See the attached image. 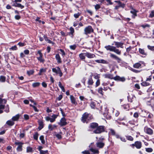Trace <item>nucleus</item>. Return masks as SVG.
Here are the masks:
<instances>
[{"label":"nucleus","mask_w":154,"mask_h":154,"mask_svg":"<svg viewBox=\"0 0 154 154\" xmlns=\"http://www.w3.org/2000/svg\"><path fill=\"white\" fill-rule=\"evenodd\" d=\"M141 66V64L139 63H135L133 65V66L134 68H139Z\"/></svg>","instance_id":"38"},{"label":"nucleus","mask_w":154,"mask_h":154,"mask_svg":"<svg viewBox=\"0 0 154 154\" xmlns=\"http://www.w3.org/2000/svg\"><path fill=\"white\" fill-rule=\"evenodd\" d=\"M59 86L61 88L62 91L64 92L65 91V89L63 86L62 85L61 83L60 82H59Z\"/></svg>","instance_id":"49"},{"label":"nucleus","mask_w":154,"mask_h":154,"mask_svg":"<svg viewBox=\"0 0 154 154\" xmlns=\"http://www.w3.org/2000/svg\"><path fill=\"white\" fill-rule=\"evenodd\" d=\"M70 100L71 101V103L75 106L77 105L78 103L76 102V100L74 97L72 95H71L70 97Z\"/></svg>","instance_id":"19"},{"label":"nucleus","mask_w":154,"mask_h":154,"mask_svg":"<svg viewBox=\"0 0 154 154\" xmlns=\"http://www.w3.org/2000/svg\"><path fill=\"white\" fill-rule=\"evenodd\" d=\"M24 117L25 120H28L29 119V116L27 114H24Z\"/></svg>","instance_id":"64"},{"label":"nucleus","mask_w":154,"mask_h":154,"mask_svg":"<svg viewBox=\"0 0 154 154\" xmlns=\"http://www.w3.org/2000/svg\"><path fill=\"white\" fill-rule=\"evenodd\" d=\"M15 144L18 145L17 148V150L18 151H21L22 150L23 145L24 144L23 143L21 142H15Z\"/></svg>","instance_id":"9"},{"label":"nucleus","mask_w":154,"mask_h":154,"mask_svg":"<svg viewBox=\"0 0 154 154\" xmlns=\"http://www.w3.org/2000/svg\"><path fill=\"white\" fill-rule=\"evenodd\" d=\"M130 9L131 10L130 11L131 13L132 14L131 17L133 19H134L137 16V13L138 12V11L134 9L132 6L130 7Z\"/></svg>","instance_id":"8"},{"label":"nucleus","mask_w":154,"mask_h":154,"mask_svg":"<svg viewBox=\"0 0 154 154\" xmlns=\"http://www.w3.org/2000/svg\"><path fill=\"white\" fill-rule=\"evenodd\" d=\"M105 78H108L110 79H113L114 77H113V75L110 74H106L104 75Z\"/></svg>","instance_id":"28"},{"label":"nucleus","mask_w":154,"mask_h":154,"mask_svg":"<svg viewBox=\"0 0 154 154\" xmlns=\"http://www.w3.org/2000/svg\"><path fill=\"white\" fill-rule=\"evenodd\" d=\"M47 69L46 68H41L39 71V73H38V75H42V73L43 72H45L46 71Z\"/></svg>","instance_id":"36"},{"label":"nucleus","mask_w":154,"mask_h":154,"mask_svg":"<svg viewBox=\"0 0 154 154\" xmlns=\"http://www.w3.org/2000/svg\"><path fill=\"white\" fill-rule=\"evenodd\" d=\"M69 30L70 31V32L67 33L68 35L70 36L72 38H73L74 36V33L75 32L74 29L72 27H71L69 28Z\"/></svg>","instance_id":"17"},{"label":"nucleus","mask_w":154,"mask_h":154,"mask_svg":"<svg viewBox=\"0 0 154 154\" xmlns=\"http://www.w3.org/2000/svg\"><path fill=\"white\" fill-rule=\"evenodd\" d=\"M12 6L15 7L20 8L21 9L23 8L24 7V5H22L21 4L15 2Z\"/></svg>","instance_id":"27"},{"label":"nucleus","mask_w":154,"mask_h":154,"mask_svg":"<svg viewBox=\"0 0 154 154\" xmlns=\"http://www.w3.org/2000/svg\"><path fill=\"white\" fill-rule=\"evenodd\" d=\"M115 2L118 3V5L115 6L114 9L115 10H118L119 8H124L125 7V4L124 3H122L120 1H115Z\"/></svg>","instance_id":"4"},{"label":"nucleus","mask_w":154,"mask_h":154,"mask_svg":"<svg viewBox=\"0 0 154 154\" xmlns=\"http://www.w3.org/2000/svg\"><path fill=\"white\" fill-rule=\"evenodd\" d=\"M6 78L4 75H1L0 76V82H4L6 81Z\"/></svg>","instance_id":"37"},{"label":"nucleus","mask_w":154,"mask_h":154,"mask_svg":"<svg viewBox=\"0 0 154 154\" xmlns=\"http://www.w3.org/2000/svg\"><path fill=\"white\" fill-rule=\"evenodd\" d=\"M33 150L32 148L30 146H28L26 148V152H32Z\"/></svg>","instance_id":"46"},{"label":"nucleus","mask_w":154,"mask_h":154,"mask_svg":"<svg viewBox=\"0 0 154 154\" xmlns=\"http://www.w3.org/2000/svg\"><path fill=\"white\" fill-rule=\"evenodd\" d=\"M81 13L79 12H78L77 13L74 14V17L75 18H77L79 17L81 15Z\"/></svg>","instance_id":"51"},{"label":"nucleus","mask_w":154,"mask_h":154,"mask_svg":"<svg viewBox=\"0 0 154 154\" xmlns=\"http://www.w3.org/2000/svg\"><path fill=\"white\" fill-rule=\"evenodd\" d=\"M55 57L58 63H62L61 59L59 54L57 53L56 54Z\"/></svg>","instance_id":"22"},{"label":"nucleus","mask_w":154,"mask_h":154,"mask_svg":"<svg viewBox=\"0 0 154 154\" xmlns=\"http://www.w3.org/2000/svg\"><path fill=\"white\" fill-rule=\"evenodd\" d=\"M85 54L86 57L88 58H92L95 57V55L94 54H92L90 52H85Z\"/></svg>","instance_id":"20"},{"label":"nucleus","mask_w":154,"mask_h":154,"mask_svg":"<svg viewBox=\"0 0 154 154\" xmlns=\"http://www.w3.org/2000/svg\"><path fill=\"white\" fill-rule=\"evenodd\" d=\"M6 124L9 126H12L14 124V122L11 120H8L6 122Z\"/></svg>","instance_id":"40"},{"label":"nucleus","mask_w":154,"mask_h":154,"mask_svg":"<svg viewBox=\"0 0 154 154\" xmlns=\"http://www.w3.org/2000/svg\"><path fill=\"white\" fill-rule=\"evenodd\" d=\"M34 72V71L33 70H31L29 71H27V73L29 76L32 75Z\"/></svg>","instance_id":"44"},{"label":"nucleus","mask_w":154,"mask_h":154,"mask_svg":"<svg viewBox=\"0 0 154 154\" xmlns=\"http://www.w3.org/2000/svg\"><path fill=\"white\" fill-rule=\"evenodd\" d=\"M146 151L147 152H151L153 151V149L151 148H146Z\"/></svg>","instance_id":"56"},{"label":"nucleus","mask_w":154,"mask_h":154,"mask_svg":"<svg viewBox=\"0 0 154 154\" xmlns=\"http://www.w3.org/2000/svg\"><path fill=\"white\" fill-rule=\"evenodd\" d=\"M103 91V88L101 87H99L97 90L98 93L102 96H103L104 94V93Z\"/></svg>","instance_id":"29"},{"label":"nucleus","mask_w":154,"mask_h":154,"mask_svg":"<svg viewBox=\"0 0 154 154\" xmlns=\"http://www.w3.org/2000/svg\"><path fill=\"white\" fill-rule=\"evenodd\" d=\"M109 134L110 135L115 136L116 137V135L118 134H116L115 131L112 128H109Z\"/></svg>","instance_id":"25"},{"label":"nucleus","mask_w":154,"mask_h":154,"mask_svg":"<svg viewBox=\"0 0 154 154\" xmlns=\"http://www.w3.org/2000/svg\"><path fill=\"white\" fill-rule=\"evenodd\" d=\"M100 80L98 79L97 80L95 83V87L96 88L100 85Z\"/></svg>","instance_id":"52"},{"label":"nucleus","mask_w":154,"mask_h":154,"mask_svg":"<svg viewBox=\"0 0 154 154\" xmlns=\"http://www.w3.org/2000/svg\"><path fill=\"white\" fill-rule=\"evenodd\" d=\"M114 43H115V45L116 46V47L117 48H119V47L121 48H123V45L124 44L123 43L115 41H114Z\"/></svg>","instance_id":"21"},{"label":"nucleus","mask_w":154,"mask_h":154,"mask_svg":"<svg viewBox=\"0 0 154 154\" xmlns=\"http://www.w3.org/2000/svg\"><path fill=\"white\" fill-rule=\"evenodd\" d=\"M69 48L70 49L72 50H75L76 48V46L75 44L73 45H71L69 46Z\"/></svg>","instance_id":"54"},{"label":"nucleus","mask_w":154,"mask_h":154,"mask_svg":"<svg viewBox=\"0 0 154 154\" xmlns=\"http://www.w3.org/2000/svg\"><path fill=\"white\" fill-rule=\"evenodd\" d=\"M139 114L138 112H135L134 115H133V116L136 119V121L137 122H138V120H139V119H138V117H139Z\"/></svg>","instance_id":"43"},{"label":"nucleus","mask_w":154,"mask_h":154,"mask_svg":"<svg viewBox=\"0 0 154 154\" xmlns=\"http://www.w3.org/2000/svg\"><path fill=\"white\" fill-rule=\"evenodd\" d=\"M89 128L93 130V132L96 134H100L104 132H107L106 128L104 126L99 125L98 124L97 122L90 123Z\"/></svg>","instance_id":"1"},{"label":"nucleus","mask_w":154,"mask_h":154,"mask_svg":"<svg viewBox=\"0 0 154 154\" xmlns=\"http://www.w3.org/2000/svg\"><path fill=\"white\" fill-rule=\"evenodd\" d=\"M130 146L133 149H134L135 147L137 149H140L142 146V144L141 141H137L134 143L130 144Z\"/></svg>","instance_id":"3"},{"label":"nucleus","mask_w":154,"mask_h":154,"mask_svg":"<svg viewBox=\"0 0 154 154\" xmlns=\"http://www.w3.org/2000/svg\"><path fill=\"white\" fill-rule=\"evenodd\" d=\"M10 49L13 51L17 50V46L15 45L12 46L10 48Z\"/></svg>","instance_id":"58"},{"label":"nucleus","mask_w":154,"mask_h":154,"mask_svg":"<svg viewBox=\"0 0 154 154\" xmlns=\"http://www.w3.org/2000/svg\"><path fill=\"white\" fill-rule=\"evenodd\" d=\"M37 59L40 63H42L43 64L45 62V60L43 58V56L37 57Z\"/></svg>","instance_id":"30"},{"label":"nucleus","mask_w":154,"mask_h":154,"mask_svg":"<svg viewBox=\"0 0 154 154\" xmlns=\"http://www.w3.org/2000/svg\"><path fill=\"white\" fill-rule=\"evenodd\" d=\"M40 84V83L39 82H34L32 84V86L33 88H35L38 87Z\"/></svg>","instance_id":"47"},{"label":"nucleus","mask_w":154,"mask_h":154,"mask_svg":"<svg viewBox=\"0 0 154 154\" xmlns=\"http://www.w3.org/2000/svg\"><path fill=\"white\" fill-rule=\"evenodd\" d=\"M89 114L87 112H85L82 117L81 121L83 123H88V121L90 120L88 119Z\"/></svg>","instance_id":"5"},{"label":"nucleus","mask_w":154,"mask_h":154,"mask_svg":"<svg viewBox=\"0 0 154 154\" xmlns=\"http://www.w3.org/2000/svg\"><path fill=\"white\" fill-rule=\"evenodd\" d=\"M151 100L149 101H147L146 102V104L147 105L150 106L152 109L154 108V104H152L151 103Z\"/></svg>","instance_id":"50"},{"label":"nucleus","mask_w":154,"mask_h":154,"mask_svg":"<svg viewBox=\"0 0 154 154\" xmlns=\"http://www.w3.org/2000/svg\"><path fill=\"white\" fill-rule=\"evenodd\" d=\"M85 55V53H81L79 55V57L80 58L81 60L84 61L85 63H89V62L86 61L85 60L86 56Z\"/></svg>","instance_id":"14"},{"label":"nucleus","mask_w":154,"mask_h":154,"mask_svg":"<svg viewBox=\"0 0 154 154\" xmlns=\"http://www.w3.org/2000/svg\"><path fill=\"white\" fill-rule=\"evenodd\" d=\"M148 49L151 51H154V46H151L149 45H147Z\"/></svg>","instance_id":"57"},{"label":"nucleus","mask_w":154,"mask_h":154,"mask_svg":"<svg viewBox=\"0 0 154 154\" xmlns=\"http://www.w3.org/2000/svg\"><path fill=\"white\" fill-rule=\"evenodd\" d=\"M17 45L20 47H23V46H24L26 45L25 43H22L20 42H19L18 43Z\"/></svg>","instance_id":"61"},{"label":"nucleus","mask_w":154,"mask_h":154,"mask_svg":"<svg viewBox=\"0 0 154 154\" xmlns=\"http://www.w3.org/2000/svg\"><path fill=\"white\" fill-rule=\"evenodd\" d=\"M94 29L91 26H88L86 27L84 29V34L85 35L90 34L94 32Z\"/></svg>","instance_id":"6"},{"label":"nucleus","mask_w":154,"mask_h":154,"mask_svg":"<svg viewBox=\"0 0 154 154\" xmlns=\"http://www.w3.org/2000/svg\"><path fill=\"white\" fill-rule=\"evenodd\" d=\"M60 33L61 35L63 37L67 36V35H68V33H66L63 31H61L60 32Z\"/></svg>","instance_id":"55"},{"label":"nucleus","mask_w":154,"mask_h":154,"mask_svg":"<svg viewBox=\"0 0 154 154\" xmlns=\"http://www.w3.org/2000/svg\"><path fill=\"white\" fill-rule=\"evenodd\" d=\"M82 153L83 154H90L89 151L87 150H85L82 152Z\"/></svg>","instance_id":"63"},{"label":"nucleus","mask_w":154,"mask_h":154,"mask_svg":"<svg viewBox=\"0 0 154 154\" xmlns=\"http://www.w3.org/2000/svg\"><path fill=\"white\" fill-rule=\"evenodd\" d=\"M110 57L111 58L116 60L117 63H120L122 61L121 58L114 54L110 53Z\"/></svg>","instance_id":"11"},{"label":"nucleus","mask_w":154,"mask_h":154,"mask_svg":"<svg viewBox=\"0 0 154 154\" xmlns=\"http://www.w3.org/2000/svg\"><path fill=\"white\" fill-rule=\"evenodd\" d=\"M38 122L39 125L38 129V131H40L44 128V124L42 120H39Z\"/></svg>","instance_id":"13"},{"label":"nucleus","mask_w":154,"mask_h":154,"mask_svg":"<svg viewBox=\"0 0 154 154\" xmlns=\"http://www.w3.org/2000/svg\"><path fill=\"white\" fill-rule=\"evenodd\" d=\"M93 76V74L92 73H91V75L89 76V77L88 79V85H93L94 82L93 80L92 77Z\"/></svg>","instance_id":"15"},{"label":"nucleus","mask_w":154,"mask_h":154,"mask_svg":"<svg viewBox=\"0 0 154 154\" xmlns=\"http://www.w3.org/2000/svg\"><path fill=\"white\" fill-rule=\"evenodd\" d=\"M105 48L107 51H113L116 53L117 54L120 55L121 54V51L119 49H117L116 47L111 46L110 45H108L105 46Z\"/></svg>","instance_id":"2"},{"label":"nucleus","mask_w":154,"mask_h":154,"mask_svg":"<svg viewBox=\"0 0 154 154\" xmlns=\"http://www.w3.org/2000/svg\"><path fill=\"white\" fill-rule=\"evenodd\" d=\"M116 138L118 139H120L122 141L125 142H126L127 140L125 138L123 137H122L121 135L118 134L116 135Z\"/></svg>","instance_id":"23"},{"label":"nucleus","mask_w":154,"mask_h":154,"mask_svg":"<svg viewBox=\"0 0 154 154\" xmlns=\"http://www.w3.org/2000/svg\"><path fill=\"white\" fill-rule=\"evenodd\" d=\"M114 79L115 81L122 82H124L126 80L124 77H121L119 75H116L114 77Z\"/></svg>","instance_id":"12"},{"label":"nucleus","mask_w":154,"mask_h":154,"mask_svg":"<svg viewBox=\"0 0 154 154\" xmlns=\"http://www.w3.org/2000/svg\"><path fill=\"white\" fill-rule=\"evenodd\" d=\"M144 131L147 134L151 135L153 134V131L151 128L147 127H145L144 128Z\"/></svg>","instance_id":"10"},{"label":"nucleus","mask_w":154,"mask_h":154,"mask_svg":"<svg viewBox=\"0 0 154 154\" xmlns=\"http://www.w3.org/2000/svg\"><path fill=\"white\" fill-rule=\"evenodd\" d=\"M38 133L37 132H35L33 136L34 139L36 140H38Z\"/></svg>","instance_id":"45"},{"label":"nucleus","mask_w":154,"mask_h":154,"mask_svg":"<svg viewBox=\"0 0 154 154\" xmlns=\"http://www.w3.org/2000/svg\"><path fill=\"white\" fill-rule=\"evenodd\" d=\"M59 124L61 126L66 125L67 124V123L66 122V119L64 117L62 118L60 121V123Z\"/></svg>","instance_id":"16"},{"label":"nucleus","mask_w":154,"mask_h":154,"mask_svg":"<svg viewBox=\"0 0 154 154\" xmlns=\"http://www.w3.org/2000/svg\"><path fill=\"white\" fill-rule=\"evenodd\" d=\"M104 145V143H103L101 142H97V146L100 148H103Z\"/></svg>","instance_id":"31"},{"label":"nucleus","mask_w":154,"mask_h":154,"mask_svg":"<svg viewBox=\"0 0 154 154\" xmlns=\"http://www.w3.org/2000/svg\"><path fill=\"white\" fill-rule=\"evenodd\" d=\"M95 74H97L96 75H93V76H94V78L95 79H97V80L99 79V78H100L99 75L97 74V73H96Z\"/></svg>","instance_id":"59"},{"label":"nucleus","mask_w":154,"mask_h":154,"mask_svg":"<svg viewBox=\"0 0 154 154\" xmlns=\"http://www.w3.org/2000/svg\"><path fill=\"white\" fill-rule=\"evenodd\" d=\"M122 108L124 109L128 110L130 108L129 104L128 103L121 105Z\"/></svg>","instance_id":"26"},{"label":"nucleus","mask_w":154,"mask_h":154,"mask_svg":"<svg viewBox=\"0 0 154 154\" xmlns=\"http://www.w3.org/2000/svg\"><path fill=\"white\" fill-rule=\"evenodd\" d=\"M134 97H136L134 95H133L131 97L130 95L128 96L127 97L128 101L131 103L133 101V99Z\"/></svg>","instance_id":"39"},{"label":"nucleus","mask_w":154,"mask_h":154,"mask_svg":"<svg viewBox=\"0 0 154 154\" xmlns=\"http://www.w3.org/2000/svg\"><path fill=\"white\" fill-rule=\"evenodd\" d=\"M30 106H31V107H32L33 108V109H34V111H35V112H38L39 111V110L38 109L37 107L31 104H30Z\"/></svg>","instance_id":"53"},{"label":"nucleus","mask_w":154,"mask_h":154,"mask_svg":"<svg viewBox=\"0 0 154 154\" xmlns=\"http://www.w3.org/2000/svg\"><path fill=\"white\" fill-rule=\"evenodd\" d=\"M44 138V136L43 135H41L39 137V139L41 140V142L42 144H45V143Z\"/></svg>","instance_id":"48"},{"label":"nucleus","mask_w":154,"mask_h":154,"mask_svg":"<svg viewBox=\"0 0 154 154\" xmlns=\"http://www.w3.org/2000/svg\"><path fill=\"white\" fill-rule=\"evenodd\" d=\"M141 85L143 87H146L150 85V84L146 81H144L141 83Z\"/></svg>","instance_id":"35"},{"label":"nucleus","mask_w":154,"mask_h":154,"mask_svg":"<svg viewBox=\"0 0 154 154\" xmlns=\"http://www.w3.org/2000/svg\"><path fill=\"white\" fill-rule=\"evenodd\" d=\"M20 116L19 114H17L15 116H13L12 118V119L13 121H17L20 118Z\"/></svg>","instance_id":"34"},{"label":"nucleus","mask_w":154,"mask_h":154,"mask_svg":"<svg viewBox=\"0 0 154 154\" xmlns=\"http://www.w3.org/2000/svg\"><path fill=\"white\" fill-rule=\"evenodd\" d=\"M139 52L140 54L143 56V57H145L147 54V52H146L143 49L139 48Z\"/></svg>","instance_id":"18"},{"label":"nucleus","mask_w":154,"mask_h":154,"mask_svg":"<svg viewBox=\"0 0 154 154\" xmlns=\"http://www.w3.org/2000/svg\"><path fill=\"white\" fill-rule=\"evenodd\" d=\"M127 140L130 141H133L134 140V138L131 136L130 135H126L125 136Z\"/></svg>","instance_id":"41"},{"label":"nucleus","mask_w":154,"mask_h":154,"mask_svg":"<svg viewBox=\"0 0 154 154\" xmlns=\"http://www.w3.org/2000/svg\"><path fill=\"white\" fill-rule=\"evenodd\" d=\"M56 68L57 69L53 68L52 69V72L56 73V74H58L60 77H62L63 74L60 70V68L59 66L57 67Z\"/></svg>","instance_id":"7"},{"label":"nucleus","mask_w":154,"mask_h":154,"mask_svg":"<svg viewBox=\"0 0 154 154\" xmlns=\"http://www.w3.org/2000/svg\"><path fill=\"white\" fill-rule=\"evenodd\" d=\"M100 8V5L98 4H96L95 5V8L97 10Z\"/></svg>","instance_id":"60"},{"label":"nucleus","mask_w":154,"mask_h":154,"mask_svg":"<svg viewBox=\"0 0 154 154\" xmlns=\"http://www.w3.org/2000/svg\"><path fill=\"white\" fill-rule=\"evenodd\" d=\"M90 150L94 154H98L99 153V151L97 149H93L92 148H90Z\"/></svg>","instance_id":"33"},{"label":"nucleus","mask_w":154,"mask_h":154,"mask_svg":"<svg viewBox=\"0 0 154 154\" xmlns=\"http://www.w3.org/2000/svg\"><path fill=\"white\" fill-rule=\"evenodd\" d=\"M48 129L51 131L54 129V127H53V126H52V125L51 124H50L48 125Z\"/></svg>","instance_id":"62"},{"label":"nucleus","mask_w":154,"mask_h":154,"mask_svg":"<svg viewBox=\"0 0 154 154\" xmlns=\"http://www.w3.org/2000/svg\"><path fill=\"white\" fill-rule=\"evenodd\" d=\"M58 50L60 51V52H61V54L63 57H64L66 55V54L64 51L63 50L61 49H58Z\"/></svg>","instance_id":"42"},{"label":"nucleus","mask_w":154,"mask_h":154,"mask_svg":"<svg viewBox=\"0 0 154 154\" xmlns=\"http://www.w3.org/2000/svg\"><path fill=\"white\" fill-rule=\"evenodd\" d=\"M95 61L97 63H102L103 64H108L109 63L107 61L104 60L103 59L95 60Z\"/></svg>","instance_id":"24"},{"label":"nucleus","mask_w":154,"mask_h":154,"mask_svg":"<svg viewBox=\"0 0 154 154\" xmlns=\"http://www.w3.org/2000/svg\"><path fill=\"white\" fill-rule=\"evenodd\" d=\"M90 106L91 108L95 109L96 108V102L93 101H91L90 103Z\"/></svg>","instance_id":"32"}]
</instances>
